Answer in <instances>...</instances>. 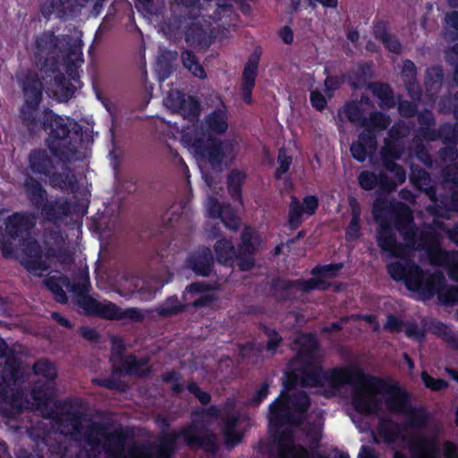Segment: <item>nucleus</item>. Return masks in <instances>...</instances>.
<instances>
[{"mask_svg":"<svg viewBox=\"0 0 458 458\" xmlns=\"http://www.w3.org/2000/svg\"><path fill=\"white\" fill-rule=\"evenodd\" d=\"M344 267L343 263H331L327 265H317L315 266L310 274L313 276L321 278H335L337 276L339 271Z\"/></svg>","mask_w":458,"mask_h":458,"instance_id":"obj_58","label":"nucleus"},{"mask_svg":"<svg viewBox=\"0 0 458 458\" xmlns=\"http://www.w3.org/2000/svg\"><path fill=\"white\" fill-rule=\"evenodd\" d=\"M373 76L372 62H362L358 64L355 71L350 72L347 81L352 89L357 90L364 88Z\"/></svg>","mask_w":458,"mask_h":458,"instance_id":"obj_36","label":"nucleus"},{"mask_svg":"<svg viewBox=\"0 0 458 458\" xmlns=\"http://www.w3.org/2000/svg\"><path fill=\"white\" fill-rule=\"evenodd\" d=\"M299 371L302 373V387H323L328 386L336 388L340 386L350 385L356 386L359 372L361 368L356 364L345 367L324 369L321 361H311L310 365L297 363Z\"/></svg>","mask_w":458,"mask_h":458,"instance_id":"obj_5","label":"nucleus"},{"mask_svg":"<svg viewBox=\"0 0 458 458\" xmlns=\"http://www.w3.org/2000/svg\"><path fill=\"white\" fill-rule=\"evenodd\" d=\"M77 0H47L40 6L44 18L49 20L53 14L60 20H68L78 13Z\"/></svg>","mask_w":458,"mask_h":458,"instance_id":"obj_23","label":"nucleus"},{"mask_svg":"<svg viewBox=\"0 0 458 458\" xmlns=\"http://www.w3.org/2000/svg\"><path fill=\"white\" fill-rule=\"evenodd\" d=\"M274 431V441L277 445V458H291L292 455L298 453L297 449H289L292 446H299L294 444L293 432L288 428H270Z\"/></svg>","mask_w":458,"mask_h":458,"instance_id":"obj_34","label":"nucleus"},{"mask_svg":"<svg viewBox=\"0 0 458 458\" xmlns=\"http://www.w3.org/2000/svg\"><path fill=\"white\" fill-rule=\"evenodd\" d=\"M55 409H50L47 418L52 419L61 434L77 437L82 434L83 413L78 410L65 408L66 403L60 401L54 403Z\"/></svg>","mask_w":458,"mask_h":458,"instance_id":"obj_11","label":"nucleus"},{"mask_svg":"<svg viewBox=\"0 0 458 458\" xmlns=\"http://www.w3.org/2000/svg\"><path fill=\"white\" fill-rule=\"evenodd\" d=\"M348 205L351 209V221L346 228L345 238L352 242L361 236L360 233V214L361 208L359 201L355 197L348 198Z\"/></svg>","mask_w":458,"mask_h":458,"instance_id":"obj_37","label":"nucleus"},{"mask_svg":"<svg viewBox=\"0 0 458 458\" xmlns=\"http://www.w3.org/2000/svg\"><path fill=\"white\" fill-rule=\"evenodd\" d=\"M180 437L182 438V429L167 433L157 445L133 443L129 449V455L131 458H171L176 451Z\"/></svg>","mask_w":458,"mask_h":458,"instance_id":"obj_10","label":"nucleus"},{"mask_svg":"<svg viewBox=\"0 0 458 458\" xmlns=\"http://www.w3.org/2000/svg\"><path fill=\"white\" fill-rule=\"evenodd\" d=\"M92 384L119 393H126L129 390V385L125 381L114 377L94 378Z\"/></svg>","mask_w":458,"mask_h":458,"instance_id":"obj_60","label":"nucleus"},{"mask_svg":"<svg viewBox=\"0 0 458 458\" xmlns=\"http://www.w3.org/2000/svg\"><path fill=\"white\" fill-rule=\"evenodd\" d=\"M38 106H34L33 104L27 105L25 103L21 108L20 117L22 121V123L29 127V129H34L38 126Z\"/></svg>","mask_w":458,"mask_h":458,"instance_id":"obj_64","label":"nucleus"},{"mask_svg":"<svg viewBox=\"0 0 458 458\" xmlns=\"http://www.w3.org/2000/svg\"><path fill=\"white\" fill-rule=\"evenodd\" d=\"M41 128L48 134L46 145L54 157L68 165L81 148L84 137L82 126L72 118H63L53 110L46 108L39 119Z\"/></svg>","mask_w":458,"mask_h":458,"instance_id":"obj_2","label":"nucleus"},{"mask_svg":"<svg viewBox=\"0 0 458 458\" xmlns=\"http://www.w3.org/2000/svg\"><path fill=\"white\" fill-rule=\"evenodd\" d=\"M298 346L294 357L290 360V365L305 363L310 365L311 361L318 360L320 343L315 334L310 332H300L293 340Z\"/></svg>","mask_w":458,"mask_h":458,"instance_id":"obj_13","label":"nucleus"},{"mask_svg":"<svg viewBox=\"0 0 458 458\" xmlns=\"http://www.w3.org/2000/svg\"><path fill=\"white\" fill-rule=\"evenodd\" d=\"M438 301L445 305H455L458 303V285H446L440 288L437 294Z\"/></svg>","mask_w":458,"mask_h":458,"instance_id":"obj_63","label":"nucleus"},{"mask_svg":"<svg viewBox=\"0 0 458 458\" xmlns=\"http://www.w3.org/2000/svg\"><path fill=\"white\" fill-rule=\"evenodd\" d=\"M77 305L88 316H94L107 320L128 319L132 322H141L144 315L138 308H127L123 310L112 301L101 303L88 295L76 301Z\"/></svg>","mask_w":458,"mask_h":458,"instance_id":"obj_9","label":"nucleus"},{"mask_svg":"<svg viewBox=\"0 0 458 458\" xmlns=\"http://www.w3.org/2000/svg\"><path fill=\"white\" fill-rule=\"evenodd\" d=\"M293 369L285 371L283 380V389L289 393L297 386L302 387V373L299 371V365H291Z\"/></svg>","mask_w":458,"mask_h":458,"instance_id":"obj_55","label":"nucleus"},{"mask_svg":"<svg viewBox=\"0 0 458 458\" xmlns=\"http://www.w3.org/2000/svg\"><path fill=\"white\" fill-rule=\"evenodd\" d=\"M218 288L216 281L214 282H193L188 284L185 288V291L182 294L184 300L187 299V294H197V293H206L212 291H215Z\"/></svg>","mask_w":458,"mask_h":458,"instance_id":"obj_61","label":"nucleus"},{"mask_svg":"<svg viewBox=\"0 0 458 458\" xmlns=\"http://www.w3.org/2000/svg\"><path fill=\"white\" fill-rule=\"evenodd\" d=\"M370 391L386 394L385 403L392 413L403 414L411 408L410 394L397 382L367 374L361 369L352 397V404L358 413L373 416L381 411V399Z\"/></svg>","mask_w":458,"mask_h":458,"instance_id":"obj_1","label":"nucleus"},{"mask_svg":"<svg viewBox=\"0 0 458 458\" xmlns=\"http://www.w3.org/2000/svg\"><path fill=\"white\" fill-rule=\"evenodd\" d=\"M128 435L123 429L114 430L106 437L108 458H123Z\"/></svg>","mask_w":458,"mask_h":458,"instance_id":"obj_38","label":"nucleus"},{"mask_svg":"<svg viewBox=\"0 0 458 458\" xmlns=\"http://www.w3.org/2000/svg\"><path fill=\"white\" fill-rule=\"evenodd\" d=\"M372 35L387 51L395 55L402 53L403 46L398 38L391 34L388 21L375 19L372 22Z\"/></svg>","mask_w":458,"mask_h":458,"instance_id":"obj_27","label":"nucleus"},{"mask_svg":"<svg viewBox=\"0 0 458 458\" xmlns=\"http://www.w3.org/2000/svg\"><path fill=\"white\" fill-rule=\"evenodd\" d=\"M36 225V216L30 211H16L0 225V251L4 259L14 255L13 242H21L30 235Z\"/></svg>","mask_w":458,"mask_h":458,"instance_id":"obj_7","label":"nucleus"},{"mask_svg":"<svg viewBox=\"0 0 458 458\" xmlns=\"http://www.w3.org/2000/svg\"><path fill=\"white\" fill-rule=\"evenodd\" d=\"M408 416L407 426L414 428H421L426 427L428 422V414L423 408H414L411 405L408 412H404Z\"/></svg>","mask_w":458,"mask_h":458,"instance_id":"obj_56","label":"nucleus"},{"mask_svg":"<svg viewBox=\"0 0 458 458\" xmlns=\"http://www.w3.org/2000/svg\"><path fill=\"white\" fill-rule=\"evenodd\" d=\"M377 147L376 135L369 130H363L358 139L351 144L350 151L353 159L358 162H364L368 157L372 156Z\"/></svg>","mask_w":458,"mask_h":458,"instance_id":"obj_26","label":"nucleus"},{"mask_svg":"<svg viewBox=\"0 0 458 458\" xmlns=\"http://www.w3.org/2000/svg\"><path fill=\"white\" fill-rule=\"evenodd\" d=\"M197 428L193 424L187 425L182 428V438L191 448L202 449L209 454H216L218 451L216 437L213 432L199 436L197 434Z\"/></svg>","mask_w":458,"mask_h":458,"instance_id":"obj_20","label":"nucleus"},{"mask_svg":"<svg viewBox=\"0 0 458 458\" xmlns=\"http://www.w3.org/2000/svg\"><path fill=\"white\" fill-rule=\"evenodd\" d=\"M394 228L403 236L408 248L413 250L420 233L410 213L394 217Z\"/></svg>","mask_w":458,"mask_h":458,"instance_id":"obj_33","label":"nucleus"},{"mask_svg":"<svg viewBox=\"0 0 458 458\" xmlns=\"http://www.w3.org/2000/svg\"><path fill=\"white\" fill-rule=\"evenodd\" d=\"M106 435L107 428L104 423L92 421L84 430L83 439L92 450H97L102 446L101 438L106 439Z\"/></svg>","mask_w":458,"mask_h":458,"instance_id":"obj_40","label":"nucleus"},{"mask_svg":"<svg viewBox=\"0 0 458 458\" xmlns=\"http://www.w3.org/2000/svg\"><path fill=\"white\" fill-rule=\"evenodd\" d=\"M386 271L390 277L395 282H403L407 288V284L422 273V268L411 259H404L403 262L394 261L386 265Z\"/></svg>","mask_w":458,"mask_h":458,"instance_id":"obj_24","label":"nucleus"},{"mask_svg":"<svg viewBox=\"0 0 458 458\" xmlns=\"http://www.w3.org/2000/svg\"><path fill=\"white\" fill-rule=\"evenodd\" d=\"M319 207V199L316 195L303 197L302 202L296 196L291 197L288 210V225L291 230H297L303 223V215L311 216Z\"/></svg>","mask_w":458,"mask_h":458,"instance_id":"obj_15","label":"nucleus"},{"mask_svg":"<svg viewBox=\"0 0 458 458\" xmlns=\"http://www.w3.org/2000/svg\"><path fill=\"white\" fill-rule=\"evenodd\" d=\"M233 13L232 4H218L213 13L207 19L203 15L189 17L183 22L184 41L187 46L199 51H206L216 38L214 23Z\"/></svg>","mask_w":458,"mask_h":458,"instance_id":"obj_6","label":"nucleus"},{"mask_svg":"<svg viewBox=\"0 0 458 458\" xmlns=\"http://www.w3.org/2000/svg\"><path fill=\"white\" fill-rule=\"evenodd\" d=\"M55 394V382L38 379L34 381L30 389V397L38 410H47L54 402Z\"/></svg>","mask_w":458,"mask_h":458,"instance_id":"obj_28","label":"nucleus"},{"mask_svg":"<svg viewBox=\"0 0 458 458\" xmlns=\"http://www.w3.org/2000/svg\"><path fill=\"white\" fill-rule=\"evenodd\" d=\"M428 257L432 265L443 267L450 264L451 259L456 257L454 252H449L443 249L440 242L427 250Z\"/></svg>","mask_w":458,"mask_h":458,"instance_id":"obj_51","label":"nucleus"},{"mask_svg":"<svg viewBox=\"0 0 458 458\" xmlns=\"http://www.w3.org/2000/svg\"><path fill=\"white\" fill-rule=\"evenodd\" d=\"M44 284L47 289L51 292L55 300L61 303L65 304L68 301V297L64 290V287H67L70 284V280L65 276H50L44 280Z\"/></svg>","mask_w":458,"mask_h":458,"instance_id":"obj_42","label":"nucleus"},{"mask_svg":"<svg viewBox=\"0 0 458 458\" xmlns=\"http://www.w3.org/2000/svg\"><path fill=\"white\" fill-rule=\"evenodd\" d=\"M259 242V236L255 230L250 226H245L241 233L237 248L230 239L223 238L215 242L216 261L230 267L236 265L240 271L248 272L255 266V254Z\"/></svg>","mask_w":458,"mask_h":458,"instance_id":"obj_4","label":"nucleus"},{"mask_svg":"<svg viewBox=\"0 0 458 458\" xmlns=\"http://www.w3.org/2000/svg\"><path fill=\"white\" fill-rule=\"evenodd\" d=\"M342 112L345 114L349 122L362 125L365 116L362 108L357 102L351 101L345 103L342 108Z\"/></svg>","mask_w":458,"mask_h":458,"instance_id":"obj_59","label":"nucleus"},{"mask_svg":"<svg viewBox=\"0 0 458 458\" xmlns=\"http://www.w3.org/2000/svg\"><path fill=\"white\" fill-rule=\"evenodd\" d=\"M440 242V235L432 228L420 230L418 235L417 242L414 246V250H428L434 245Z\"/></svg>","mask_w":458,"mask_h":458,"instance_id":"obj_52","label":"nucleus"},{"mask_svg":"<svg viewBox=\"0 0 458 458\" xmlns=\"http://www.w3.org/2000/svg\"><path fill=\"white\" fill-rule=\"evenodd\" d=\"M24 194L30 205L38 210L48 198V192L42 183L32 175L25 177L23 182Z\"/></svg>","mask_w":458,"mask_h":458,"instance_id":"obj_31","label":"nucleus"},{"mask_svg":"<svg viewBox=\"0 0 458 458\" xmlns=\"http://www.w3.org/2000/svg\"><path fill=\"white\" fill-rule=\"evenodd\" d=\"M181 59L184 68L192 75L199 79L207 78V73L203 66L199 64L198 58L191 50L184 49L181 53Z\"/></svg>","mask_w":458,"mask_h":458,"instance_id":"obj_46","label":"nucleus"},{"mask_svg":"<svg viewBox=\"0 0 458 458\" xmlns=\"http://www.w3.org/2000/svg\"><path fill=\"white\" fill-rule=\"evenodd\" d=\"M411 458H439L440 448L437 438L412 435L409 439Z\"/></svg>","mask_w":458,"mask_h":458,"instance_id":"obj_22","label":"nucleus"},{"mask_svg":"<svg viewBox=\"0 0 458 458\" xmlns=\"http://www.w3.org/2000/svg\"><path fill=\"white\" fill-rule=\"evenodd\" d=\"M311 405L310 395L304 391L280 394L268 406L269 428H283L284 426L301 427L308 417Z\"/></svg>","mask_w":458,"mask_h":458,"instance_id":"obj_3","label":"nucleus"},{"mask_svg":"<svg viewBox=\"0 0 458 458\" xmlns=\"http://www.w3.org/2000/svg\"><path fill=\"white\" fill-rule=\"evenodd\" d=\"M38 447L45 458H72L67 454V445L51 437H43Z\"/></svg>","mask_w":458,"mask_h":458,"instance_id":"obj_39","label":"nucleus"},{"mask_svg":"<svg viewBox=\"0 0 458 458\" xmlns=\"http://www.w3.org/2000/svg\"><path fill=\"white\" fill-rule=\"evenodd\" d=\"M410 182L412 186L424 192L430 200L436 198V186L432 184L430 174L420 167H411Z\"/></svg>","mask_w":458,"mask_h":458,"instance_id":"obj_35","label":"nucleus"},{"mask_svg":"<svg viewBox=\"0 0 458 458\" xmlns=\"http://www.w3.org/2000/svg\"><path fill=\"white\" fill-rule=\"evenodd\" d=\"M186 305L180 302L176 295L167 297L156 310L160 317L175 316L185 310Z\"/></svg>","mask_w":458,"mask_h":458,"instance_id":"obj_49","label":"nucleus"},{"mask_svg":"<svg viewBox=\"0 0 458 458\" xmlns=\"http://www.w3.org/2000/svg\"><path fill=\"white\" fill-rule=\"evenodd\" d=\"M391 124V118L388 114L381 111H373L369 117L363 120V130H369L373 135L377 136V132L386 130Z\"/></svg>","mask_w":458,"mask_h":458,"instance_id":"obj_43","label":"nucleus"},{"mask_svg":"<svg viewBox=\"0 0 458 458\" xmlns=\"http://www.w3.org/2000/svg\"><path fill=\"white\" fill-rule=\"evenodd\" d=\"M429 330L432 334L444 340L447 344L457 347L458 336L448 325L442 321L435 320L431 323Z\"/></svg>","mask_w":458,"mask_h":458,"instance_id":"obj_48","label":"nucleus"},{"mask_svg":"<svg viewBox=\"0 0 458 458\" xmlns=\"http://www.w3.org/2000/svg\"><path fill=\"white\" fill-rule=\"evenodd\" d=\"M32 371L36 376H41L44 381L55 382L57 377V370L53 362L46 358L38 359L32 366Z\"/></svg>","mask_w":458,"mask_h":458,"instance_id":"obj_50","label":"nucleus"},{"mask_svg":"<svg viewBox=\"0 0 458 458\" xmlns=\"http://www.w3.org/2000/svg\"><path fill=\"white\" fill-rule=\"evenodd\" d=\"M4 358L5 360L0 367V378L13 386H18L24 383L26 372L17 352L13 350Z\"/></svg>","mask_w":458,"mask_h":458,"instance_id":"obj_21","label":"nucleus"},{"mask_svg":"<svg viewBox=\"0 0 458 458\" xmlns=\"http://www.w3.org/2000/svg\"><path fill=\"white\" fill-rule=\"evenodd\" d=\"M261 55V47H256L249 55L243 67L240 89L242 94V99L244 103L248 105L252 103V91L256 85Z\"/></svg>","mask_w":458,"mask_h":458,"instance_id":"obj_17","label":"nucleus"},{"mask_svg":"<svg viewBox=\"0 0 458 458\" xmlns=\"http://www.w3.org/2000/svg\"><path fill=\"white\" fill-rule=\"evenodd\" d=\"M205 124L209 132L221 135L228 128L227 114L222 109H215L206 116Z\"/></svg>","mask_w":458,"mask_h":458,"instance_id":"obj_45","label":"nucleus"},{"mask_svg":"<svg viewBox=\"0 0 458 458\" xmlns=\"http://www.w3.org/2000/svg\"><path fill=\"white\" fill-rule=\"evenodd\" d=\"M271 291L274 293L281 292L283 300L290 299L289 291L293 288H297L302 292V279L287 280L280 277L273 278L270 284Z\"/></svg>","mask_w":458,"mask_h":458,"instance_id":"obj_47","label":"nucleus"},{"mask_svg":"<svg viewBox=\"0 0 458 458\" xmlns=\"http://www.w3.org/2000/svg\"><path fill=\"white\" fill-rule=\"evenodd\" d=\"M247 174L239 169H233L227 175L226 187L232 199L242 204V186Z\"/></svg>","mask_w":458,"mask_h":458,"instance_id":"obj_41","label":"nucleus"},{"mask_svg":"<svg viewBox=\"0 0 458 458\" xmlns=\"http://www.w3.org/2000/svg\"><path fill=\"white\" fill-rule=\"evenodd\" d=\"M186 267L195 276L208 277L215 270V259L211 250L202 246L190 253L185 260Z\"/></svg>","mask_w":458,"mask_h":458,"instance_id":"obj_19","label":"nucleus"},{"mask_svg":"<svg viewBox=\"0 0 458 458\" xmlns=\"http://www.w3.org/2000/svg\"><path fill=\"white\" fill-rule=\"evenodd\" d=\"M445 284V277L442 272H429L422 269L420 276L407 284V289L419 293L424 300H430L435 295L437 296Z\"/></svg>","mask_w":458,"mask_h":458,"instance_id":"obj_12","label":"nucleus"},{"mask_svg":"<svg viewBox=\"0 0 458 458\" xmlns=\"http://www.w3.org/2000/svg\"><path fill=\"white\" fill-rule=\"evenodd\" d=\"M65 237L58 230H51L45 235L43 242L45 258L50 262L56 261L62 265H70L73 262L72 252L65 248Z\"/></svg>","mask_w":458,"mask_h":458,"instance_id":"obj_16","label":"nucleus"},{"mask_svg":"<svg viewBox=\"0 0 458 458\" xmlns=\"http://www.w3.org/2000/svg\"><path fill=\"white\" fill-rule=\"evenodd\" d=\"M23 259L21 261L25 269L34 275L40 276L43 272L49 269L47 259L45 258V249L43 250L39 242L32 239L29 241L23 250Z\"/></svg>","mask_w":458,"mask_h":458,"instance_id":"obj_18","label":"nucleus"},{"mask_svg":"<svg viewBox=\"0 0 458 458\" xmlns=\"http://www.w3.org/2000/svg\"><path fill=\"white\" fill-rule=\"evenodd\" d=\"M43 217L52 223L63 221L68 217L72 211V205L70 200L64 198L47 199V201L38 209Z\"/></svg>","mask_w":458,"mask_h":458,"instance_id":"obj_25","label":"nucleus"},{"mask_svg":"<svg viewBox=\"0 0 458 458\" xmlns=\"http://www.w3.org/2000/svg\"><path fill=\"white\" fill-rule=\"evenodd\" d=\"M375 220L378 224L376 231L377 246L383 252H387L391 257H402L404 254L405 247L397 242L391 222L386 218L377 216H375Z\"/></svg>","mask_w":458,"mask_h":458,"instance_id":"obj_14","label":"nucleus"},{"mask_svg":"<svg viewBox=\"0 0 458 458\" xmlns=\"http://www.w3.org/2000/svg\"><path fill=\"white\" fill-rule=\"evenodd\" d=\"M368 88L381 101L382 107L393 108L396 106L394 91L388 83L370 82Z\"/></svg>","mask_w":458,"mask_h":458,"instance_id":"obj_44","label":"nucleus"},{"mask_svg":"<svg viewBox=\"0 0 458 458\" xmlns=\"http://www.w3.org/2000/svg\"><path fill=\"white\" fill-rule=\"evenodd\" d=\"M177 114L191 122L197 121L200 114L199 102L194 97L189 96L185 98V103L182 106V109L178 110Z\"/></svg>","mask_w":458,"mask_h":458,"instance_id":"obj_54","label":"nucleus"},{"mask_svg":"<svg viewBox=\"0 0 458 458\" xmlns=\"http://www.w3.org/2000/svg\"><path fill=\"white\" fill-rule=\"evenodd\" d=\"M443 183L449 185L450 190H458V164L452 163L441 170Z\"/></svg>","mask_w":458,"mask_h":458,"instance_id":"obj_62","label":"nucleus"},{"mask_svg":"<svg viewBox=\"0 0 458 458\" xmlns=\"http://www.w3.org/2000/svg\"><path fill=\"white\" fill-rule=\"evenodd\" d=\"M259 329L267 337L265 349L272 355H275L283 343V337L276 328L269 327L267 325L261 324Z\"/></svg>","mask_w":458,"mask_h":458,"instance_id":"obj_53","label":"nucleus"},{"mask_svg":"<svg viewBox=\"0 0 458 458\" xmlns=\"http://www.w3.org/2000/svg\"><path fill=\"white\" fill-rule=\"evenodd\" d=\"M53 155L44 148H33L28 157V167L30 171L40 177L47 178L49 184L61 190L76 188V178L73 174L57 172Z\"/></svg>","mask_w":458,"mask_h":458,"instance_id":"obj_8","label":"nucleus"},{"mask_svg":"<svg viewBox=\"0 0 458 458\" xmlns=\"http://www.w3.org/2000/svg\"><path fill=\"white\" fill-rule=\"evenodd\" d=\"M194 145L213 168L219 167L222 165L225 158V150L220 140L209 139L206 144L201 139H197Z\"/></svg>","mask_w":458,"mask_h":458,"instance_id":"obj_29","label":"nucleus"},{"mask_svg":"<svg viewBox=\"0 0 458 458\" xmlns=\"http://www.w3.org/2000/svg\"><path fill=\"white\" fill-rule=\"evenodd\" d=\"M149 362L148 357L137 359L134 354H129L122 360V367H113V375H120L124 372L130 376L147 377L150 374L151 369L149 367L142 369Z\"/></svg>","mask_w":458,"mask_h":458,"instance_id":"obj_30","label":"nucleus"},{"mask_svg":"<svg viewBox=\"0 0 458 458\" xmlns=\"http://www.w3.org/2000/svg\"><path fill=\"white\" fill-rule=\"evenodd\" d=\"M22 90L24 94V103L33 104L34 106H39L43 97V83L38 73L29 72L22 80Z\"/></svg>","mask_w":458,"mask_h":458,"instance_id":"obj_32","label":"nucleus"},{"mask_svg":"<svg viewBox=\"0 0 458 458\" xmlns=\"http://www.w3.org/2000/svg\"><path fill=\"white\" fill-rule=\"evenodd\" d=\"M56 87L61 90L62 97L64 100L71 99L81 84H76L71 80H67L64 74L59 73L55 77Z\"/></svg>","mask_w":458,"mask_h":458,"instance_id":"obj_57","label":"nucleus"}]
</instances>
